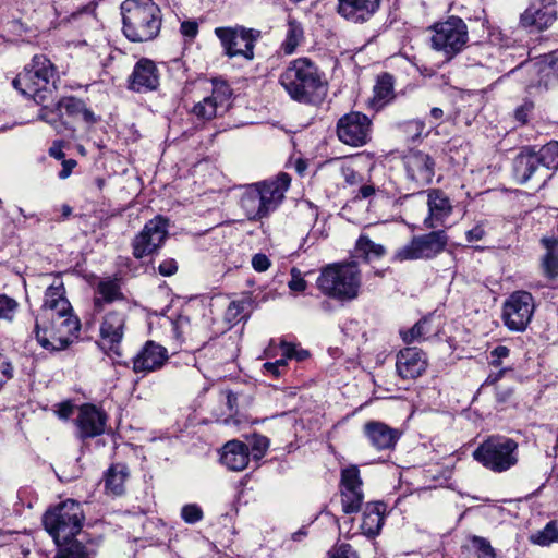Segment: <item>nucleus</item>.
<instances>
[{
  "mask_svg": "<svg viewBox=\"0 0 558 558\" xmlns=\"http://www.w3.org/2000/svg\"><path fill=\"white\" fill-rule=\"evenodd\" d=\"M403 165L408 180L416 186H424L432 182L435 174V161L428 154L411 150L403 157Z\"/></svg>",
  "mask_w": 558,
  "mask_h": 558,
  "instance_id": "17",
  "label": "nucleus"
},
{
  "mask_svg": "<svg viewBox=\"0 0 558 558\" xmlns=\"http://www.w3.org/2000/svg\"><path fill=\"white\" fill-rule=\"evenodd\" d=\"M57 415L60 417V418H63V420H66L69 418L72 413H73V404L69 401L66 402H62V403H59L57 405Z\"/></svg>",
  "mask_w": 558,
  "mask_h": 558,
  "instance_id": "61",
  "label": "nucleus"
},
{
  "mask_svg": "<svg viewBox=\"0 0 558 558\" xmlns=\"http://www.w3.org/2000/svg\"><path fill=\"white\" fill-rule=\"evenodd\" d=\"M244 310V303L241 301H233L229 304L226 311V318L229 323H235L241 319V314Z\"/></svg>",
  "mask_w": 558,
  "mask_h": 558,
  "instance_id": "52",
  "label": "nucleus"
},
{
  "mask_svg": "<svg viewBox=\"0 0 558 558\" xmlns=\"http://www.w3.org/2000/svg\"><path fill=\"white\" fill-rule=\"evenodd\" d=\"M291 178L280 173L274 180L248 185L241 195L240 206L248 220H260L274 211L284 197Z\"/></svg>",
  "mask_w": 558,
  "mask_h": 558,
  "instance_id": "3",
  "label": "nucleus"
},
{
  "mask_svg": "<svg viewBox=\"0 0 558 558\" xmlns=\"http://www.w3.org/2000/svg\"><path fill=\"white\" fill-rule=\"evenodd\" d=\"M535 155L539 159V162L546 173L549 170L558 169V142L551 141L546 145L542 146Z\"/></svg>",
  "mask_w": 558,
  "mask_h": 558,
  "instance_id": "35",
  "label": "nucleus"
},
{
  "mask_svg": "<svg viewBox=\"0 0 558 558\" xmlns=\"http://www.w3.org/2000/svg\"><path fill=\"white\" fill-rule=\"evenodd\" d=\"M428 322L426 319H422L417 322L411 329L401 331V337L404 342L412 343L414 341H421L426 339Z\"/></svg>",
  "mask_w": 558,
  "mask_h": 558,
  "instance_id": "42",
  "label": "nucleus"
},
{
  "mask_svg": "<svg viewBox=\"0 0 558 558\" xmlns=\"http://www.w3.org/2000/svg\"><path fill=\"white\" fill-rule=\"evenodd\" d=\"M340 496L342 511L345 514L361 510L364 500L363 481L356 465H349L341 470Z\"/></svg>",
  "mask_w": 558,
  "mask_h": 558,
  "instance_id": "15",
  "label": "nucleus"
},
{
  "mask_svg": "<svg viewBox=\"0 0 558 558\" xmlns=\"http://www.w3.org/2000/svg\"><path fill=\"white\" fill-rule=\"evenodd\" d=\"M557 20L556 0H529L527 8L520 15V26L543 32Z\"/></svg>",
  "mask_w": 558,
  "mask_h": 558,
  "instance_id": "16",
  "label": "nucleus"
},
{
  "mask_svg": "<svg viewBox=\"0 0 558 558\" xmlns=\"http://www.w3.org/2000/svg\"><path fill=\"white\" fill-rule=\"evenodd\" d=\"M95 7L93 4H88L80 9L78 11H75L71 14L69 21L72 23H78V25L85 24L88 26H93L97 24V20L95 16Z\"/></svg>",
  "mask_w": 558,
  "mask_h": 558,
  "instance_id": "44",
  "label": "nucleus"
},
{
  "mask_svg": "<svg viewBox=\"0 0 558 558\" xmlns=\"http://www.w3.org/2000/svg\"><path fill=\"white\" fill-rule=\"evenodd\" d=\"M252 266L256 271H265L270 266V260L265 254H256L252 258Z\"/></svg>",
  "mask_w": 558,
  "mask_h": 558,
  "instance_id": "58",
  "label": "nucleus"
},
{
  "mask_svg": "<svg viewBox=\"0 0 558 558\" xmlns=\"http://www.w3.org/2000/svg\"><path fill=\"white\" fill-rule=\"evenodd\" d=\"M221 462L231 471H242L250 461L248 447L239 440H231L223 446Z\"/></svg>",
  "mask_w": 558,
  "mask_h": 558,
  "instance_id": "30",
  "label": "nucleus"
},
{
  "mask_svg": "<svg viewBox=\"0 0 558 558\" xmlns=\"http://www.w3.org/2000/svg\"><path fill=\"white\" fill-rule=\"evenodd\" d=\"M39 320H46L52 328L62 335L71 343L72 338L77 336L80 331V320L68 313H56L46 317H38Z\"/></svg>",
  "mask_w": 558,
  "mask_h": 558,
  "instance_id": "33",
  "label": "nucleus"
},
{
  "mask_svg": "<svg viewBox=\"0 0 558 558\" xmlns=\"http://www.w3.org/2000/svg\"><path fill=\"white\" fill-rule=\"evenodd\" d=\"M14 367L11 361L0 353V390L13 377Z\"/></svg>",
  "mask_w": 558,
  "mask_h": 558,
  "instance_id": "48",
  "label": "nucleus"
},
{
  "mask_svg": "<svg viewBox=\"0 0 558 558\" xmlns=\"http://www.w3.org/2000/svg\"><path fill=\"white\" fill-rule=\"evenodd\" d=\"M380 0H338V13L349 22L364 23L378 10Z\"/></svg>",
  "mask_w": 558,
  "mask_h": 558,
  "instance_id": "25",
  "label": "nucleus"
},
{
  "mask_svg": "<svg viewBox=\"0 0 558 558\" xmlns=\"http://www.w3.org/2000/svg\"><path fill=\"white\" fill-rule=\"evenodd\" d=\"M427 367L425 354L416 348H405L397 355L396 368L403 379L420 377Z\"/></svg>",
  "mask_w": 558,
  "mask_h": 558,
  "instance_id": "23",
  "label": "nucleus"
},
{
  "mask_svg": "<svg viewBox=\"0 0 558 558\" xmlns=\"http://www.w3.org/2000/svg\"><path fill=\"white\" fill-rule=\"evenodd\" d=\"M107 418V414L96 405L88 403L81 405L75 418L78 437L86 439L102 435Z\"/></svg>",
  "mask_w": 558,
  "mask_h": 558,
  "instance_id": "19",
  "label": "nucleus"
},
{
  "mask_svg": "<svg viewBox=\"0 0 558 558\" xmlns=\"http://www.w3.org/2000/svg\"><path fill=\"white\" fill-rule=\"evenodd\" d=\"M329 558H357V555L350 544L342 543L329 551Z\"/></svg>",
  "mask_w": 558,
  "mask_h": 558,
  "instance_id": "50",
  "label": "nucleus"
},
{
  "mask_svg": "<svg viewBox=\"0 0 558 558\" xmlns=\"http://www.w3.org/2000/svg\"><path fill=\"white\" fill-rule=\"evenodd\" d=\"M531 541L534 544L541 545V546H548L554 542L558 541V526L555 522H549L546 524V526L537 532L536 534L531 536Z\"/></svg>",
  "mask_w": 558,
  "mask_h": 558,
  "instance_id": "40",
  "label": "nucleus"
},
{
  "mask_svg": "<svg viewBox=\"0 0 558 558\" xmlns=\"http://www.w3.org/2000/svg\"><path fill=\"white\" fill-rule=\"evenodd\" d=\"M513 175L520 184H525L532 179L545 183L550 178L542 167L535 150L524 147L513 159Z\"/></svg>",
  "mask_w": 558,
  "mask_h": 558,
  "instance_id": "18",
  "label": "nucleus"
},
{
  "mask_svg": "<svg viewBox=\"0 0 558 558\" xmlns=\"http://www.w3.org/2000/svg\"><path fill=\"white\" fill-rule=\"evenodd\" d=\"M471 542L477 551V558H496L495 550L488 539L481 536H472Z\"/></svg>",
  "mask_w": 558,
  "mask_h": 558,
  "instance_id": "46",
  "label": "nucleus"
},
{
  "mask_svg": "<svg viewBox=\"0 0 558 558\" xmlns=\"http://www.w3.org/2000/svg\"><path fill=\"white\" fill-rule=\"evenodd\" d=\"M130 308H116L109 311L100 325V336L102 340L110 343V348L119 344L124 336L126 313Z\"/></svg>",
  "mask_w": 558,
  "mask_h": 558,
  "instance_id": "26",
  "label": "nucleus"
},
{
  "mask_svg": "<svg viewBox=\"0 0 558 558\" xmlns=\"http://www.w3.org/2000/svg\"><path fill=\"white\" fill-rule=\"evenodd\" d=\"M39 118L51 124L58 133L68 132L69 135L75 132L74 123L92 125L97 121L95 113L87 108L86 104L74 96L61 98L56 105V110L44 107Z\"/></svg>",
  "mask_w": 558,
  "mask_h": 558,
  "instance_id": "8",
  "label": "nucleus"
},
{
  "mask_svg": "<svg viewBox=\"0 0 558 558\" xmlns=\"http://www.w3.org/2000/svg\"><path fill=\"white\" fill-rule=\"evenodd\" d=\"M77 162L74 159H63L62 160V170L59 172V178L64 180L69 178L76 167Z\"/></svg>",
  "mask_w": 558,
  "mask_h": 558,
  "instance_id": "60",
  "label": "nucleus"
},
{
  "mask_svg": "<svg viewBox=\"0 0 558 558\" xmlns=\"http://www.w3.org/2000/svg\"><path fill=\"white\" fill-rule=\"evenodd\" d=\"M121 15L122 32L132 43L154 40L160 33L162 14L153 0H124Z\"/></svg>",
  "mask_w": 558,
  "mask_h": 558,
  "instance_id": "2",
  "label": "nucleus"
},
{
  "mask_svg": "<svg viewBox=\"0 0 558 558\" xmlns=\"http://www.w3.org/2000/svg\"><path fill=\"white\" fill-rule=\"evenodd\" d=\"M92 551L86 545L80 542H73L63 549H60L54 558H93Z\"/></svg>",
  "mask_w": 558,
  "mask_h": 558,
  "instance_id": "39",
  "label": "nucleus"
},
{
  "mask_svg": "<svg viewBox=\"0 0 558 558\" xmlns=\"http://www.w3.org/2000/svg\"><path fill=\"white\" fill-rule=\"evenodd\" d=\"M534 300L525 291L513 292L504 303L502 320L512 331H524L534 313Z\"/></svg>",
  "mask_w": 558,
  "mask_h": 558,
  "instance_id": "13",
  "label": "nucleus"
},
{
  "mask_svg": "<svg viewBox=\"0 0 558 558\" xmlns=\"http://www.w3.org/2000/svg\"><path fill=\"white\" fill-rule=\"evenodd\" d=\"M62 148H63V142L56 141L49 148V155L58 160H63L65 155H64Z\"/></svg>",
  "mask_w": 558,
  "mask_h": 558,
  "instance_id": "64",
  "label": "nucleus"
},
{
  "mask_svg": "<svg viewBox=\"0 0 558 558\" xmlns=\"http://www.w3.org/2000/svg\"><path fill=\"white\" fill-rule=\"evenodd\" d=\"M337 136L345 145L364 146L372 138V120L362 112L351 111L338 120Z\"/></svg>",
  "mask_w": 558,
  "mask_h": 558,
  "instance_id": "14",
  "label": "nucleus"
},
{
  "mask_svg": "<svg viewBox=\"0 0 558 558\" xmlns=\"http://www.w3.org/2000/svg\"><path fill=\"white\" fill-rule=\"evenodd\" d=\"M385 511L386 505L384 502H367L362 509L361 534L368 538L377 536L384 524Z\"/></svg>",
  "mask_w": 558,
  "mask_h": 558,
  "instance_id": "29",
  "label": "nucleus"
},
{
  "mask_svg": "<svg viewBox=\"0 0 558 558\" xmlns=\"http://www.w3.org/2000/svg\"><path fill=\"white\" fill-rule=\"evenodd\" d=\"M168 219L161 216L147 221L132 241L133 256L141 259L156 253L168 236Z\"/></svg>",
  "mask_w": 558,
  "mask_h": 558,
  "instance_id": "12",
  "label": "nucleus"
},
{
  "mask_svg": "<svg viewBox=\"0 0 558 558\" xmlns=\"http://www.w3.org/2000/svg\"><path fill=\"white\" fill-rule=\"evenodd\" d=\"M307 283L301 275V271L296 268L291 269V280L289 281V288L295 292H302L306 289Z\"/></svg>",
  "mask_w": 558,
  "mask_h": 558,
  "instance_id": "53",
  "label": "nucleus"
},
{
  "mask_svg": "<svg viewBox=\"0 0 558 558\" xmlns=\"http://www.w3.org/2000/svg\"><path fill=\"white\" fill-rule=\"evenodd\" d=\"M533 108H534V106L530 101H526L523 105H521L520 107H518L514 111L515 120L522 124L526 123L527 118H529L530 113L532 112Z\"/></svg>",
  "mask_w": 558,
  "mask_h": 558,
  "instance_id": "56",
  "label": "nucleus"
},
{
  "mask_svg": "<svg viewBox=\"0 0 558 558\" xmlns=\"http://www.w3.org/2000/svg\"><path fill=\"white\" fill-rule=\"evenodd\" d=\"M158 270L160 275L169 277L177 272L178 264L174 259H166L162 263H160Z\"/></svg>",
  "mask_w": 558,
  "mask_h": 558,
  "instance_id": "59",
  "label": "nucleus"
},
{
  "mask_svg": "<svg viewBox=\"0 0 558 558\" xmlns=\"http://www.w3.org/2000/svg\"><path fill=\"white\" fill-rule=\"evenodd\" d=\"M203 510L196 504H187L181 509V518L187 524H195L203 519Z\"/></svg>",
  "mask_w": 558,
  "mask_h": 558,
  "instance_id": "47",
  "label": "nucleus"
},
{
  "mask_svg": "<svg viewBox=\"0 0 558 558\" xmlns=\"http://www.w3.org/2000/svg\"><path fill=\"white\" fill-rule=\"evenodd\" d=\"M468 242L480 241L485 235L483 226L477 225L465 233Z\"/></svg>",
  "mask_w": 558,
  "mask_h": 558,
  "instance_id": "62",
  "label": "nucleus"
},
{
  "mask_svg": "<svg viewBox=\"0 0 558 558\" xmlns=\"http://www.w3.org/2000/svg\"><path fill=\"white\" fill-rule=\"evenodd\" d=\"M160 73L156 63L147 58L140 59L128 78V88L136 93H146L157 89Z\"/></svg>",
  "mask_w": 558,
  "mask_h": 558,
  "instance_id": "20",
  "label": "nucleus"
},
{
  "mask_svg": "<svg viewBox=\"0 0 558 558\" xmlns=\"http://www.w3.org/2000/svg\"><path fill=\"white\" fill-rule=\"evenodd\" d=\"M303 38L304 32L301 23H299L292 17H289L286 40L282 45L284 52L288 54L293 53L295 48L303 40Z\"/></svg>",
  "mask_w": 558,
  "mask_h": 558,
  "instance_id": "36",
  "label": "nucleus"
},
{
  "mask_svg": "<svg viewBox=\"0 0 558 558\" xmlns=\"http://www.w3.org/2000/svg\"><path fill=\"white\" fill-rule=\"evenodd\" d=\"M518 449L519 445L512 438L494 435L480 444L472 456L475 461L487 470L502 473L518 464Z\"/></svg>",
  "mask_w": 558,
  "mask_h": 558,
  "instance_id": "7",
  "label": "nucleus"
},
{
  "mask_svg": "<svg viewBox=\"0 0 558 558\" xmlns=\"http://www.w3.org/2000/svg\"><path fill=\"white\" fill-rule=\"evenodd\" d=\"M57 70L44 54H35L12 81L13 87L35 102L44 104L56 89Z\"/></svg>",
  "mask_w": 558,
  "mask_h": 558,
  "instance_id": "4",
  "label": "nucleus"
},
{
  "mask_svg": "<svg viewBox=\"0 0 558 558\" xmlns=\"http://www.w3.org/2000/svg\"><path fill=\"white\" fill-rule=\"evenodd\" d=\"M17 307L19 303L14 299L5 294H0V320L3 319L11 322L17 311Z\"/></svg>",
  "mask_w": 558,
  "mask_h": 558,
  "instance_id": "45",
  "label": "nucleus"
},
{
  "mask_svg": "<svg viewBox=\"0 0 558 558\" xmlns=\"http://www.w3.org/2000/svg\"><path fill=\"white\" fill-rule=\"evenodd\" d=\"M448 238L442 230L417 235L396 252L395 259L399 262L430 259L445 250Z\"/></svg>",
  "mask_w": 558,
  "mask_h": 558,
  "instance_id": "11",
  "label": "nucleus"
},
{
  "mask_svg": "<svg viewBox=\"0 0 558 558\" xmlns=\"http://www.w3.org/2000/svg\"><path fill=\"white\" fill-rule=\"evenodd\" d=\"M35 333L38 343L49 351L63 350L70 344L66 338L60 335L46 320H36Z\"/></svg>",
  "mask_w": 558,
  "mask_h": 558,
  "instance_id": "31",
  "label": "nucleus"
},
{
  "mask_svg": "<svg viewBox=\"0 0 558 558\" xmlns=\"http://www.w3.org/2000/svg\"><path fill=\"white\" fill-rule=\"evenodd\" d=\"M84 520L85 515L81 505L73 499H68L46 511L43 523L46 531L60 545L68 543L80 533Z\"/></svg>",
  "mask_w": 558,
  "mask_h": 558,
  "instance_id": "6",
  "label": "nucleus"
},
{
  "mask_svg": "<svg viewBox=\"0 0 558 558\" xmlns=\"http://www.w3.org/2000/svg\"><path fill=\"white\" fill-rule=\"evenodd\" d=\"M428 216L424 219L427 229H437L445 225L451 216L453 206L445 192L438 189L429 190L427 193Z\"/></svg>",
  "mask_w": 558,
  "mask_h": 558,
  "instance_id": "22",
  "label": "nucleus"
},
{
  "mask_svg": "<svg viewBox=\"0 0 558 558\" xmlns=\"http://www.w3.org/2000/svg\"><path fill=\"white\" fill-rule=\"evenodd\" d=\"M180 32L184 37L193 40L198 34V23L192 20L183 21L180 25Z\"/></svg>",
  "mask_w": 558,
  "mask_h": 558,
  "instance_id": "54",
  "label": "nucleus"
},
{
  "mask_svg": "<svg viewBox=\"0 0 558 558\" xmlns=\"http://www.w3.org/2000/svg\"><path fill=\"white\" fill-rule=\"evenodd\" d=\"M113 302H119L118 308H130L129 301L121 289V280L117 277L101 279L96 286L95 311L101 312L105 304Z\"/></svg>",
  "mask_w": 558,
  "mask_h": 558,
  "instance_id": "24",
  "label": "nucleus"
},
{
  "mask_svg": "<svg viewBox=\"0 0 558 558\" xmlns=\"http://www.w3.org/2000/svg\"><path fill=\"white\" fill-rule=\"evenodd\" d=\"M68 312H71V305L64 296L63 281L61 278L54 277L45 292L44 305L39 317Z\"/></svg>",
  "mask_w": 558,
  "mask_h": 558,
  "instance_id": "27",
  "label": "nucleus"
},
{
  "mask_svg": "<svg viewBox=\"0 0 558 558\" xmlns=\"http://www.w3.org/2000/svg\"><path fill=\"white\" fill-rule=\"evenodd\" d=\"M510 353V350L506 345H497L492 352H490V364L495 367H498L501 365L502 359H506Z\"/></svg>",
  "mask_w": 558,
  "mask_h": 558,
  "instance_id": "55",
  "label": "nucleus"
},
{
  "mask_svg": "<svg viewBox=\"0 0 558 558\" xmlns=\"http://www.w3.org/2000/svg\"><path fill=\"white\" fill-rule=\"evenodd\" d=\"M168 350L155 341L148 340L133 357V371L148 374L159 371L168 360Z\"/></svg>",
  "mask_w": 558,
  "mask_h": 558,
  "instance_id": "21",
  "label": "nucleus"
},
{
  "mask_svg": "<svg viewBox=\"0 0 558 558\" xmlns=\"http://www.w3.org/2000/svg\"><path fill=\"white\" fill-rule=\"evenodd\" d=\"M279 83L291 99L312 104L326 90L324 73L308 58L291 61L281 72Z\"/></svg>",
  "mask_w": 558,
  "mask_h": 558,
  "instance_id": "1",
  "label": "nucleus"
},
{
  "mask_svg": "<svg viewBox=\"0 0 558 558\" xmlns=\"http://www.w3.org/2000/svg\"><path fill=\"white\" fill-rule=\"evenodd\" d=\"M341 174L349 185H356L362 181L361 175L350 167H342Z\"/></svg>",
  "mask_w": 558,
  "mask_h": 558,
  "instance_id": "57",
  "label": "nucleus"
},
{
  "mask_svg": "<svg viewBox=\"0 0 558 558\" xmlns=\"http://www.w3.org/2000/svg\"><path fill=\"white\" fill-rule=\"evenodd\" d=\"M171 331L173 337L181 341L183 339V333L185 332V328L190 326V320L185 316H180L175 320L170 323Z\"/></svg>",
  "mask_w": 558,
  "mask_h": 558,
  "instance_id": "51",
  "label": "nucleus"
},
{
  "mask_svg": "<svg viewBox=\"0 0 558 558\" xmlns=\"http://www.w3.org/2000/svg\"><path fill=\"white\" fill-rule=\"evenodd\" d=\"M543 268L549 278H554L558 275V257L548 251L543 259Z\"/></svg>",
  "mask_w": 558,
  "mask_h": 558,
  "instance_id": "49",
  "label": "nucleus"
},
{
  "mask_svg": "<svg viewBox=\"0 0 558 558\" xmlns=\"http://www.w3.org/2000/svg\"><path fill=\"white\" fill-rule=\"evenodd\" d=\"M364 433L377 450L393 448L400 437L397 429L376 421L367 422L364 425Z\"/></svg>",
  "mask_w": 558,
  "mask_h": 558,
  "instance_id": "28",
  "label": "nucleus"
},
{
  "mask_svg": "<svg viewBox=\"0 0 558 558\" xmlns=\"http://www.w3.org/2000/svg\"><path fill=\"white\" fill-rule=\"evenodd\" d=\"M357 254L365 259L379 258L385 255L386 250L381 244L373 242L368 236L361 235L355 247Z\"/></svg>",
  "mask_w": 558,
  "mask_h": 558,
  "instance_id": "37",
  "label": "nucleus"
},
{
  "mask_svg": "<svg viewBox=\"0 0 558 558\" xmlns=\"http://www.w3.org/2000/svg\"><path fill=\"white\" fill-rule=\"evenodd\" d=\"M399 128L408 141L415 142L422 137L425 123L421 120H410L401 123Z\"/></svg>",
  "mask_w": 558,
  "mask_h": 558,
  "instance_id": "43",
  "label": "nucleus"
},
{
  "mask_svg": "<svg viewBox=\"0 0 558 558\" xmlns=\"http://www.w3.org/2000/svg\"><path fill=\"white\" fill-rule=\"evenodd\" d=\"M432 48L451 60L460 53L469 41V32L465 22L458 16H450L446 21L437 22L429 27Z\"/></svg>",
  "mask_w": 558,
  "mask_h": 558,
  "instance_id": "9",
  "label": "nucleus"
},
{
  "mask_svg": "<svg viewBox=\"0 0 558 558\" xmlns=\"http://www.w3.org/2000/svg\"><path fill=\"white\" fill-rule=\"evenodd\" d=\"M128 477L129 469L126 465L121 463L111 465L104 477L106 492L116 496L122 495Z\"/></svg>",
  "mask_w": 558,
  "mask_h": 558,
  "instance_id": "34",
  "label": "nucleus"
},
{
  "mask_svg": "<svg viewBox=\"0 0 558 558\" xmlns=\"http://www.w3.org/2000/svg\"><path fill=\"white\" fill-rule=\"evenodd\" d=\"M215 35L219 38L225 53L229 58L241 56L252 60L255 43L260 37V32L244 26L217 27Z\"/></svg>",
  "mask_w": 558,
  "mask_h": 558,
  "instance_id": "10",
  "label": "nucleus"
},
{
  "mask_svg": "<svg viewBox=\"0 0 558 558\" xmlns=\"http://www.w3.org/2000/svg\"><path fill=\"white\" fill-rule=\"evenodd\" d=\"M395 80L389 73H383L377 77L374 86V95L368 101V107L380 110L395 98Z\"/></svg>",
  "mask_w": 558,
  "mask_h": 558,
  "instance_id": "32",
  "label": "nucleus"
},
{
  "mask_svg": "<svg viewBox=\"0 0 558 558\" xmlns=\"http://www.w3.org/2000/svg\"><path fill=\"white\" fill-rule=\"evenodd\" d=\"M361 284L362 276L355 263L329 264L316 280V287L324 295L341 302L355 300Z\"/></svg>",
  "mask_w": 558,
  "mask_h": 558,
  "instance_id": "5",
  "label": "nucleus"
},
{
  "mask_svg": "<svg viewBox=\"0 0 558 558\" xmlns=\"http://www.w3.org/2000/svg\"><path fill=\"white\" fill-rule=\"evenodd\" d=\"M218 106L209 97H205L202 101L194 105L192 112L201 120H211L216 117Z\"/></svg>",
  "mask_w": 558,
  "mask_h": 558,
  "instance_id": "41",
  "label": "nucleus"
},
{
  "mask_svg": "<svg viewBox=\"0 0 558 558\" xmlns=\"http://www.w3.org/2000/svg\"><path fill=\"white\" fill-rule=\"evenodd\" d=\"M220 350L217 348L215 343L206 344L202 349L197 351L198 355L194 357L195 361L201 360L202 357L210 355H216Z\"/></svg>",
  "mask_w": 558,
  "mask_h": 558,
  "instance_id": "63",
  "label": "nucleus"
},
{
  "mask_svg": "<svg viewBox=\"0 0 558 558\" xmlns=\"http://www.w3.org/2000/svg\"><path fill=\"white\" fill-rule=\"evenodd\" d=\"M232 95V90L227 82L214 78L213 80V92L211 95L208 96L218 107L227 106L228 100Z\"/></svg>",
  "mask_w": 558,
  "mask_h": 558,
  "instance_id": "38",
  "label": "nucleus"
}]
</instances>
